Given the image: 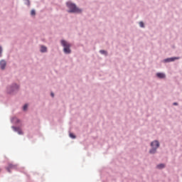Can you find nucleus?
I'll return each mask as SVG.
<instances>
[{
    "label": "nucleus",
    "instance_id": "21",
    "mask_svg": "<svg viewBox=\"0 0 182 182\" xmlns=\"http://www.w3.org/2000/svg\"><path fill=\"white\" fill-rule=\"evenodd\" d=\"M50 96H52V97H55V94L53 92H51L50 93Z\"/></svg>",
    "mask_w": 182,
    "mask_h": 182
},
{
    "label": "nucleus",
    "instance_id": "19",
    "mask_svg": "<svg viewBox=\"0 0 182 182\" xmlns=\"http://www.w3.org/2000/svg\"><path fill=\"white\" fill-rule=\"evenodd\" d=\"M2 46H0V58H2Z\"/></svg>",
    "mask_w": 182,
    "mask_h": 182
},
{
    "label": "nucleus",
    "instance_id": "18",
    "mask_svg": "<svg viewBox=\"0 0 182 182\" xmlns=\"http://www.w3.org/2000/svg\"><path fill=\"white\" fill-rule=\"evenodd\" d=\"M139 26H140V28H144V23L143 21H140Z\"/></svg>",
    "mask_w": 182,
    "mask_h": 182
},
{
    "label": "nucleus",
    "instance_id": "10",
    "mask_svg": "<svg viewBox=\"0 0 182 182\" xmlns=\"http://www.w3.org/2000/svg\"><path fill=\"white\" fill-rule=\"evenodd\" d=\"M156 77H158L159 79H165L166 74L164 73H156Z\"/></svg>",
    "mask_w": 182,
    "mask_h": 182
},
{
    "label": "nucleus",
    "instance_id": "9",
    "mask_svg": "<svg viewBox=\"0 0 182 182\" xmlns=\"http://www.w3.org/2000/svg\"><path fill=\"white\" fill-rule=\"evenodd\" d=\"M12 168H14V169L16 168V165L9 164L8 167L6 168V170H7V171H9V173H11V169H12Z\"/></svg>",
    "mask_w": 182,
    "mask_h": 182
},
{
    "label": "nucleus",
    "instance_id": "13",
    "mask_svg": "<svg viewBox=\"0 0 182 182\" xmlns=\"http://www.w3.org/2000/svg\"><path fill=\"white\" fill-rule=\"evenodd\" d=\"M100 53H101V55H104L105 56H107V51L105 50H100Z\"/></svg>",
    "mask_w": 182,
    "mask_h": 182
},
{
    "label": "nucleus",
    "instance_id": "11",
    "mask_svg": "<svg viewBox=\"0 0 182 182\" xmlns=\"http://www.w3.org/2000/svg\"><path fill=\"white\" fill-rule=\"evenodd\" d=\"M40 52H41V53H46V52H48V48L45 46H41Z\"/></svg>",
    "mask_w": 182,
    "mask_h": 182
},
{
    "label": "nucleus",
    "instance_id": "14",
    "mask_svg": "<svg viewBox=\"0 0 182 182\" xmlns=\"http://www.w3.org/2000/svg\"><path fill=\"white\" fill-rule=\"evenodd\" d=\"M24 5H26L27 6H31V1L29 0H23Z\"/></svg>",
    "mask_w": 182,
    "mask_h": 182
},
{
    "label": "nucleus",
    "instance_id": "3",
    "mask_svg": "<svg viewBox=\"0 0 182 182\" xmlns=\"http://www.w3.org/2000/svg\"><path fill=\"white\" fill-rule=\"evenodd\" d=\"M61 46L63 47V52L65 55H70L72 53V50H70V43H68L66 40H61Z\"/></svg>",
    "mask_w": 182,
    "mask_h": 182
},
{
    "label": "nucleus",
    "instance_id": "2",
    "mask_svg": "<svg viewBox=\"0 0 182 182\" xmlns=\"http://www.w3.org/2000/svg\"><path fill=\"white\" fill-rule=\"evenodd\" d=\"M19 92V85L16 83H12L11 85L7 86L6 92L8 95H16Z\"/></svg>",
    "mask_w": 182,
    "mask_h": 182
},
{
    "label": "nucleus",
    "instance_id": "15",
    "mask_svg": "<svg viewBox=\"0 0 182 182\" xmlns=\"http://www.w3.org/2000/svg\"><path fill=\"white\" fill-rule=\"evenodd\" d=\"M69 136H70V139H76V135H75V134H73V133H72V132H70V134H69Z\"/></svg>",
    "mask_w": 182,
    "mask_h": 182
},
{
    "label": "nucleus",
    "instance_id": "1",
    "mask_svg": "<svg viewBox=\"0 0 182 182\" xmlns=\"http://www.w3.org/2000/svg\"><path fill=\"white\" fill-rule=\"evenodd\" d=\"M66 6L68 8V10H67L68 14H82L83 11L82 9L77 7L76 4L73 3L72 1H67Z\"/></svg>",
    "mask_w": 182,
    "mask_h": 182
},
{
    "label": "nucleus",
    "instance_id": "4",
    "mask_svg": "<svg viewBox=\"0 0 182 182\" xmlns=\"http://www.w3.org/2000/svg\"><path fill=\"white\" fill-rule=\"evenodd\" d=\"M151 149L149 150L150 154H156V152L157 151V149L160 147V142L159 141L155 140L151 143Z\"/></svg>",
    "mask_w": 182,
    "mask_h": 182
},
{
    "label": "nucleus",
    "instance_id": "20",
    "mask_svg": "<svg viewBox=\"0 0 182 182\" xmlns=\"http://www.w3.org/2000/svg\"><path fill=\"white\" fill-rule=\"evenodd\" d=\"M173 106H178V102H173Z\"/></svg>",
    "mask_w": 182,
    "mask_h": 182
},
{
    "label": "nucleus",
    "instance_id": "6",
    "mask_svg": "<svg viewBox=\"0 0 182 182\" xmlns=\"http://www.w3.org/2000/svg\"><path fill=\"white\" fill-rule=\"evenodd\" d=\"M11 129H13L15 133H18V134H19L20 136H22L23 134V132L22 131V129H21V127H19L12 126Z\"/></svg>",
    "mask_w": 182,
    "mask_h": 182
},
{
    "label": "nucleus",
    "instance_id": "12",
    "mask_svg": "<svg viewBox=\"0 0 182 182\" xmlns=\"http://www.w3.org/2000/svg\"><path fill=\"white\" fill-rule=\"evenodd\" d=\"M156 168H158V170H163V168H166V164H159L156 166Z\"/></svg>",
    "mask_w": 182,
    "mask_h": 182
},
{
    "label": "nucleus",
    "instance_id": "17",
    "mask_svg": "<svg viewBox=\"0 0 182 182\" xmlns=\"http://www.w3.org/2000/svg\"><path fill=\"white\" fill-rule=\"evenodd\" d=\"M23 110L24 112H26V110H28V104H25L23 107Z\"/></svg>",
    "mask_w": 182,
    "mask_h": 182
},
{
    "label": "nucleus",
    "instance_id": "5",
    "mask_svg": "<svg viewBox=\"0 0 182 182\" xmlns=\"http://www.w3.org/2000/svg\"><path fill=\"white\" fill-rule=\"evenodd\" d=\"M180 59V57H171L165 58L163 60L164 63H170V62H174V60H178Z\"/></svg>",
    "mask_w": 182,
    "mask_h": 182
},
{
    "label": "nucleus",
    "instance_id": "8",
    "mask_svg": "<svg viewBox=\"0 0 182 182\" xmlns=\"http://www.w3.org/2000/svg\"><path fill=\"white\" fill-rule=\"evenodd\" d=\"M11 123H15V124H18V123H21V119L14 117L11 119Z\"/></svg>",
    "mask_w": 182,
    "mask_h": 182
},
{
    "label": "nucleus",
    "instance_id": "7",
    "mask_svg": "<svg viewBox=\"0 0 182 182\" xmlns=\"http://www.w3.org/2000/svg\"><path fill=\"white\" fill-rule=\"evenodd\" d=\"M5 68H6V61L5 60H0V68L1 70H5Z\"/></svg>",
    "mask_w": 182,
    "mask_h": 182
},
{
    "label": "nucleus",
    "instance_id": "16",
    "mask_svg": "<svg viewBox=\"0 0 182 182\" xmlns=\"http://www.w3.org/2000/svg\"><path fill=\"white\" fill-rule=\"evenodd\" d=\"M31 16H35V15H36V11H35V9H32L31 11Z\"/></svg>",
    "mask_w": 182,
    "mask_h": 182
}]
</instances>
